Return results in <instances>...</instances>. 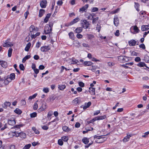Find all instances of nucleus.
Wrapping results in <instances>:
<instances>
[{
  "label": "nucleus",
  "mask_w": 149,
  "mask_h": 149,
  "mask_svg": "<svg viewBox=\"0 0 149 149\" xmlns=\"http://www.w3.org/2000/svg\"><path fill=\"white\" fill-rule=\"evenodd\" d=\"M113 19L114 24L115 26H117L119 24V21L117 15L115 16Z\"/></svg>",
  "instance_id": "0eeeda50"
},
{
  "label": "nucleus",
  "mask_w": 149,
  "mask_h": 149,
  "mask_svg": "<svg viewBox=\"0 0 149 149\" xmlns=\"http://www.w3.org/2000/svg\"><path fill=\"white\" fill-rule=\"evenodd\" d=\"M16 123L15 119L13 118H10V125L13 126Z\"/></svg>",
  "instance_id": "b1692460"
},
{
  "label": "nucleus",
  "mask_w": 149,
  "mask_h": 149,
  "mask_svg": "<svg viewBox=\"0 0 149 149\" xmlns=\"http://www.w3.org/2000/svg\"><path fill=\"white\" fill-rule=\"evenodd\" d=\"M89 92L92 95H95V88L93 87H89Z\"/></svg>",
  "instance_id": "ddd939ff"
},
{
  "label": "nucleus",
  "mask_w": 149,
  "mask_h": 149,
  "mask_svg": "<svg viewBox=\"0 0 149 149\" xmlns=\"http://www.w3.org/2000/svg\"><path fill=\"white\" fill-rule=\"evenodd\" d=\"M79 86L81 87H83L85 86L84 84L82 81H79L78 82Z\"/></svg>",
  "instance_id": "5fc2aeb1"
},
{
  "label": "nucleus",
  "mask_w": 149,
  "mask_h": 149,
  "mask_svg": "<svg viewBox=\"0 0 149 149\" xmlns=\"http://www.w3.org/2000/svg\"><path fill=\"white\" fill-rule=\"evenodd\" d=\"M45 29L47 31L50 32V33H52V31H50V28L49 27V26H48V24L46 25L45 27Z\"/></svg>",
  "instance_id": "f704fd0d"
},
{
  "label": "nucleus",
  "mask_w": 149,
  "mask_h": 149,
  "mask_svg": "<svg viewBox=\"0 0 149 149\" xmlns=\"http://www.w3.org/2000/svg\"><path fill=\"white\" fill-rule=\"evenodd\" d=\"M82 141L85 144H87L89 142V139L87 137H84L82 140Z\"/></svg>",
  "instance_id": "a878e982"
},
{
  "label": "nucleus",
  "mask_w": 149,
  "mask_h": 149,
  "mask_svg": "<svg viewBox=\"0 0 149 149\" xmlns=\"http://www.w3.org/2000/svg\"><path fill=\"white\" fill-rule=\"evenodd\" d=\"M82 27H77L75 30L74 32L75 33H80L82 31Z\"/></svg>",
  "instance_id": "5701e85b"
},
{
  "label": "nucleus",
  "mask_w": 149,
  "mask_h": 149,
  "mask_svg": "<svg viewBox=\"0 0 149 149\" xmlns=\"http://www.w3.org/2000/svg\"><path fill=\"white\" fill-rule=\"evenodd\" d=\"M43 91L45 93H48L49 91V89L48 88H45L43 89Z\"/></svg>",
  "instance_id": "774afa93"
},
{
  "label": "nucleus",
  "mask_w": 149,
  "mask_h": 149,
  "mask_svg": "<svg viewBox=\"0 0 149 149\" xmlns=\"http://www.w3.org/2000/svg\"><path fill=\"white\" fill-rule=\"evenodd\" d=\"M24 125H25L24 124H22L18 125H16L14 126L13 127H11V129H13V128H19L20 127H23Z\"/></svg>",
  "instance_id": "2f4dec72"
},
{
  "label": "nucleus",
  "mask_w": 149,
  "mask_h": 149,
  "mask_svg": "<svg viewBox=\"0 0 149 149\" xmlns=\"http://www.w3.org/2000/svg\"><path fill=\"white\" fill-rule=\"evenodd\" d=\"M61 139L63 141L65 142H67L68 141V136H63L61 137Z\"/></svg>",
  "instance_id": "c03bdc74"
},
{
  "label": "nucleus",
  "mask_w": 149,
  "mask_h": 149,
  "mask_svg": "<svg viewBox=\"0 0 149 149\" xmlns=\"http://www.w3.org/2000/svg\"><path fill=\"white\" fill-rule=\"evenodd\" d=\"M51 15V13H48L47 14L46 16L44 19V22L45 23H47L48 21L49 18Z\"/></svg>",
  "instance_id": "dca6fc26"
},
{
  "label": "nucleus",
  "mask_w": 149,
  "mask_h": 149,
  "mask_svg": "<svg viewBox=\"0 0 149 149\" xmlns=\"http://www.w3.org/2000/svg\"><path fill=\"white\" fill-rule=\"evenodd\" d=\"M98 10V8L97 7H92L91 10V11L92 12H94L97 11Z\"/></svg>",
  "instance_id": "a18cd8bd"
},
{
  "label": "nucleus",
  "mask_w": 149,
  "mask_h": 149,
  "mask_svg": "<svg viewBox=\"0 0 149 149\" xmlns=\"http://www.w3.org/2000/svg\"><path fill=\"white\" fill-rule=\"evenodd\" d=\"M95 121V120L94 119H93L92 120H91L90 121H87L86 123V125L89 124L91 123H93V124H94L93 123Z\"/></svg>",
  "instance_id": "603ef678"
},
{
  "label": "nucleus",
  "mask_w": 149,
  "mask_h": 149,
  "mask_svg": "<svg viewBox=\"0 0 149 149\" xmlns=\"http://www.w3.org/2000/svg\"><path fill=\"white\" fill-rule=\"evenodd\" d=\"M19 135L21 138L25 139L26 137V134L23 132H21L19 133Z\"/></svg>",
  "instance_id": "72a5a7b5"
},
{
  "label": "nucleus",
  "mask_w": 149,
  "mask_h": 149,
  "mask_svg": "<svg viewBox=\"0 0 149 149\" xmlns=\"http://www.w3.org/2000/svg\"><path fill=\"white\" fill-rule=\"evenodd\" d=\"M88 7V4H86L83 6L82 7L80 8L79 9V11H81L82 13L85 10H86Z\"/></svg>",
  "instance_id": "9d476101"
},
{
  "label": "nucleus",
  "mask_w": 149,
  "mask_h": 149,
  "mask_svg": "<svg viewBox=\"0 0 149 149\" xmlns=\"http://www.w3.org/2000/svg\"><path fill=\"white\" fill-rule=\"evenodd\" d=\"M139 42H138V43H137V41H136L135 40L132 39L128 41V44L130 46H135L136 45H139Z\"/></svg>",
  "instance_id": "39448f33"
},
{
  "label": "nucleus",
  "mask_w": 149,
  "mask_h": 149,
  "mask_svg": "<svg viewBox=\"0 0 149 149\" xmlns=\"http://www.w3.org/2000/svg\"><path fill=\"white\" fill-rule=\"evenodd\" d=\"M134 61L137 62H140L141 61V59L139 57H137L135 58Z\"/></svg>",
  "instance_id": "4d7b16f0"
},
{
  "label": "nucleus",
  "mask_w": 149,
  "mask_h": 149,
  "mask_svg": "<svg viewBox=\"0 0 149 149\" xmlns=\"http://www.w3.org/2000/svg\"><path fill=\"white\" fill-rule=\"evenodd\" d=\"M102 136V137H98L96 139L95 141L96 143H102L107 140V138L105 137H103V135Z\"/></svg>",
  "instance_id": "7ed1b4c3"
},
{
  "label": "nucleus",
  "mask_w": 149,
  "mask_h": 149,
  "mask_svg": "<svg viewBox=\"0 0 149 149\" xmlns=\"http://www.w3.org/2000/svg\"><path fill=\"white\" fill-rule=\"evenodd\" d=\"M134 7L136 8V10L139 12V11L140 10L139 9V8L140 6V5L137 2H134Z\"/></svg>",
  "instance_id": "c756f323"
},
{
  "label": "nucleus",
  "mask_w": 149,
  "mask_h": 149,
  "mask_svg": "<svg viewBox=\"0 0 149 149\" xmlns=\"http://www.w3.org/2000/svg\"><path fill=\"white\" fill-rule=\"evenodd\" d=\"M124 57L127 58V57L125 56H120L118 57V59L120 60V61H121L123 62L127 61L126 60Z\"/></svg>",
  "instance_id": "4468645a"
},
{
  "label": "nucleus",
  "mask_w": 149,
  "mask_h": 149,
  "mask_svg": "<svg viewBox=\"0 0 149 149\" xmlns=\"http://www.w3.org/2000/svg\"><path fill=\"white\" fill-rule=\"evenodd\" d=\"M120 10V8H118L115 10L112 11L111 12V13L112 14H114L117 13Z\"/></svg>",
  "instance_id": "de8ad7c7"
},
{
  "label": "nucleus",
  "mask_w": 149,
  "mask_h": 149,
  "mask_svg": "<svg viewBox=\"0 0 149 149\" xmlns=\"http://www.w3.org/2000/svg\"><path fill=\"white\" fill-rule=\"evenodd\" d=\"M101 29V26L100 24H97L96 27V30L98 31V32H100Z\"/></svg>",
  "instance_id": "6e6d98bb"
},
{
  "label": "nucleus",
  "mask_w": 149,
  "mask_h": 149,
  "mask_svg": "<svg viewBox=\"0 0 149 149\" xmlns=\"http://www.w3.org/2000/svg\"><path fill=\"white\" fill-rule=\"evenodd\" d=\"M56 98L55 95H52L50 97L49 100L50 101H54L56 99Z\"/></svg>",
  "instance_id": "e2e57ef3"
},
{
  "label": "nucleus",
  "mask_w": 149,
  "mask_h": 149,
  "mask_svg": "<svg viewBox=\"0 0 149 149\" xmlns=\"http://www.w3.org/2000/svg\"><path fill=\"white\" fill-rule=\"evenodd\" d=\"M47 3V2L46 0H42L40 2V6L41 8H45L46 7Z\"/></svg>",
  "instance_id": "423d86ee"
},
{
  "label": "nucleus",
  "mask_w": 149,
  "mask_h": 149,
  "mask_svg": "<svg viewBox=\"0 0 149 149\" xmlns=\"http://www.w3.org/2000/svg\"><path fill=\"white\" fill-rule=\"evenodd\" d=\"M48 46H43L41 47L40 50L42 52H46L49 50L50 48H49Z\"/></svg>",
  "instance_id": "9b49d317"
},
{
  "label": "nucleus",
  "mask_w": 149,
  "mask_h": 149,
  "mask_svg": "<svg viewBox=\"0 0 149 149\" xmlns=\"http://www.w3.org/2000/svg\"><path fill=\"white\" fill-rule=\"evenodd\" d=\"M31 44L30 42L28 43L25 47L24 49L26 51L28 52L31 47Z\"/></svg>",
  "instance_id": "7c9ffc66"
},
{
  "label": "nucleus",
  "mask_w": 149,
  "mask_h": 149,
  "mask_svg": "<svg viewBox=\"0 0 149 149\" xmlns=\"http://www.w3.org/2000/svg\"><path fill=\"white\" fill-rule=\"evenodd\" d=\"M9 102H5L4 103L3 105V107L5 108H6L7 107V106L9 104Z\"/></svg>",
  "instance_id": "052dcab7"
},
{
  "label": "nucleus",
  "mask_w": 149,
  "mask_h": 149,
  "mask_svg": "<svg viewBox=\"0 0 149 149\" xmlns=\"http://www.w3.org/2000/svg\"><path fill=\"white\" fill-rule=\"evenodd\" d=\"M58 143L59 145L60 146L63 145V142L62 140V139H58Z\"/></svg>",
  "instance_id": "37998d69"
},
{
  "label": "nucleus",
  "mask_w": 149,
  "mask_h": 149,
  "mask_svg": "<svg viewBox=\"0 0 149 149\" xmlns=\"http://www.w3.org/2000/svg\"><path fill=\"white\" fill-rule=\"evenodd\" d=\"M91 68H89V70H91L93 72H94L95 70L96 69V67L94 66H92Z\"/></svg>",
  "instance_id": "338daca9"
},
{
  "label": "nucleus",
  "mask_w": 149,
  "mask_h": 149,
  "mask_svg": "<svg viewBox=\"0 0 149 149\" xmlns=\"http://www.w3.org/2000/svg\"><path fill=\"white\" fill-rule=\"evenodd\" d=\"M84 65L85 66H91L93 64V63L91 61H84Z\"/></svg>",
  "instance_id": "c85d7f7f"
},
{
  "label": "nucleus",
  "mask_w": 149,
  "mask_h": 149,
  "mask_svg": "<svg viewBox=\"0 0 149 149\" xmlns=\"http://www.w3.org/2000/svg\"><path fill=\"white\" fill-rule=\"evenodd\" d=\"M3 46L4 47H9V40L8 39L3 44Z\"/></svg>",
  "instance_id": "412c9836"
},
{
  "label": "nucleus",
  "mask_w": 149,
  "mask_h": 149,
  "mask_svg": "<svg viewBox=\"0 0 149 149\" xmlns=\"http://www.w3.org/2000/svg\"><path fill=\"white\" fill-rule=\"evenodd\" d=\"M149 29V24L148 25H143L141 26V29L142 31H145Z\"/></svg>",
  "instance_id": "aec40b11"
},
{
  "label": "nucleus",
  "mask_w": 149,
  "mask_h": 149,
  "mask_svg": "<svg viewBox=\"0 0 149 149\" xmlns=\"http://www.w3.org/2000/svg\"><path fill=\"white\" fill-rule=\"evenodd\" d=\"M29 30L30 32H33V31H35V32H36V31H37L38 30H36L34 26L33 25H31V26L29 28Z\"/></svg>",
  "instance_id": "cd10ccee"
},
{
  "label": "nucleus",
  "mask_w": 149,
  "mask_h": 149,
  "mask_svg": "<svg viewBox=\"0 0 149 149\" xmlns=\"http://www.w3.org/2000/svg\"><path fill=\"white\" fill-rule=\"evenodd\" d=\"M80 20V19L79 17H77L74 19L70 22L68 23H65L64 24L65 26L68 27L74 24H75L79 21Z\"/></svg>",
  "instance_id": "f257e3e1"
},
{
  "label": "nucleus",
  "mask_w": 149,
  "mask_h": 149,
  "mask_svg": "<svg viewBox=\"0 0 149 149\" xmlns=\"http://www.w3.org/2000/svg\"><path fill=\"white\" fill-rule=\"evenodd\" d=\"M14 112L16 114L18 115H20L22 113V110L18 108H16L14 111Z\"/></svg>",
  "instance_id": "bb28decb"
},
{
  "label": "nucleus",
  "mask_w": 149,
  "mask_h": 149,
  "mask_svg": "<svg viewBox=\"0 0 149 149\" xmlns=\"http://www.w3.org/2000/svg\"><path fill=\"white\" fill-rule=\"evenodd\" d=\"M132 135L129 134V135L127 134V136H125L124 139H123V141L124 142H126L129 141L130 138V137Z\"/></svg>",
  "instance_id": "4be33fe9"
},
{
  "label": "nucleus",
  "mask_w": 149,
  "mask_h": 149,
  "mask_svg": "<svg viewBox=\"0 0 149 149\" xmlns=\"http://www.w3.org/2000/svg\"><path fill=\"white\" fill-rule=\"evenodd\" d=\"M38 108V104L36 103H35L34 104V106L33 107V109L35 110H36Z\"/></svg>",
  "instance_id": "69168bd1"
},
{
  "label": "nucleus",
  "mask_w": 149,
  "mask_h": 149,
  "mask_svg": "<svg viewBox=\"0 0 149 149\" xmlns=\"http://www.w3.org/2000/svg\"><path fill=\"white\" fill-rule=\"evenodd\" d=\"M0 65L2 67L5 68L7 66V63L5 61H0Z\"/></svg>",
  "instance_id": "2eb2a0df"
},
{
  "label": "nucleus",
  "mask_w": 149,
  "mask_h": 149,
  "mask_svg": "<svg viewBox=\"0 0 149 149\" xmlns=\"http://www.w3.org/2000/svg\"><path fill=\"white\" fill-rule=\"evenodd\" d=\"M53 25V23L52 22H49V24H48V26L50 28V31H52V28Z\"/></svg>",
  "instance_id": "3c124183"
},
{
  "label": "nucleus",
  "mask_w": 149,
  "mask_h": 149,
  "mask_svg": "<svg viewBox=\"0 0 149 149\" xmlns=\"http://www.w3.org/2000/svg\"><path fill=\"white\" fill-rule=\"evenodd\" d=\"M137 65L140 67H143L144 66L146 67L147 68L149 69L148 68L145 63L143 62H140L139 63L137 64Z\"/></svg>",
  "instance_id": "6e6552de"
},
{
  "label": "nucleus",
  "mask_w": 149,
  "mask_h": 149,
  "mask_svg": "<svg viewBox=\"0 0 149 149\" xmlns=\"http://www.w3.org/2000/svg\"><path fill=\"white\" fill-rule=\"evenodd\" d=\"M62 129L65 132H68L71 130V129L66 126L62 127Z\"/></svg>",
  "instance_id": "a211bd4d"
},
{
  "label": "nucleus",
  "mask_w": 149,
  "mask_h": 149,
  "mask_svg": "<svg viewBox=\"0 0 149 149\" xmlns=\"http://www.w3.org/2000/svg\"><path fill=\"white\" fill-rule=\"evenodd\" d=\"M32 130L34 132L35 134H39L40 133L39 131L36 129V128L35 127H32Z\"/></svg>",
  "instance_id": "a19ab883"
},
{
  "label": "nucleus",
  "mask_w": 149,
  "mask_h": 149,
  "mask_svg": "<svg viewBox=\"0 0 149 149\" xmlns=\"http://www.w3.org/2000/svg\"><path fill=\"white\" fill-rule=\"evenodd\" d=\"M4 82L6 85H8L9 83V76H8L7 77H5L4 78Z\"/></svg>",
  "instance_id": "393cba45"
},
{
  "label": "nucleus",
  "mask_w": 149,
  "mask_h": 149,
  "mask_svg": "<svg viewBox=\"0 0 149 149\" xmlns=\"http://www.w3.org/2000/svg\"><path fill=\"white\" fill-rule=\"evenodd\" d=\"M91 102H89L88 103H85V106L83 107L84 109L85 110L87 108H88L91 105Z\"/></svg>",
  "instance_id": "6ab92c4d"
},
{
  "label": "nucleus",
  "mask_w": 149,
  "mask_h": 149,
  "mask_svg": "<svg viewBox=\"0 0 149 149\" xmlns=\"http://www.w3.org/2000/svg\"><path fill=\"white\" fill-rule=\"evenodd\" d=\"M31 146V144H28L26 145L23 148V149H29L30 148Z\"/></svg>",
  "instance_id": "49530a36"
},
{
  "label": "nucleus",
  "mask_w": 149,
  "mask_h": 149,
  "mask_svg": "<svg viewBox=\"0 0 149 149\" xmlns=\"http://www.w3.org/2000/svg\"><path fill=\"white\" fill-rule=\"evenodd\" d=\"M81 24L82 25V27L86 29L88 28L90 25L88 22L85 19L83 20V21H81Z\"/></svg>",
  "instance_id": "f03ea898"
},
{
  "label": "nucleus",
  "mask_w": 149,
  "mask_h": 149,
  "mask_svg": "<svg viewBox=\"0 0 149 149\" xmlns=\"http://www.w3.org/2000/svg\"><path fill=\"white\" fill-rule=\"evenodd\" d=\"M98 19H99V17H97L95 18H93V19H92V20H93V21H92L93 24H94L95 23L96 21L98 20Z\"/></svg>",
  "instance_id": "13d9d810"
},
{
  "label": "nucleus",
  "mask_w": 149,
  "mask_h": 149,
  "mask_svg": "<svg viewBox=\"0 0 149 149\" xmlns=\"http://www.w3.org/2000/svg\"><path fill=\"white\" fill-rule=\"evenodd\" d=\"M91 13H86L85 15L86 17L88 18V19H90L91 20H92L93 18L92 17H91V15H90Z\"/></svg>",
  "instance_id": "e433bc0d"
},
{
  "label": "nucleus",
  "mask_w": 149,
  "mask_h": 149,
  "mask_svg": "<svg viewBox=\"0 0 149 149\" xmlns=\"http://www.w3.org/2000/svg\"><path fill=\"white\" fill-rule=\"evenodd\" d=\"M30 35H31V40L32 39H35L36 37V36H35V34H34V33H33V32H30V33H29V36H27L26 38V39H27L28 38V40H26L27 42H28L29 40L30 37L29 36Z\"/></svg>",
  "instance_id": "1a4fd4ad"
},
{
  "label": "nucleus",
  "mask_w": 149,
  "mask_h": 149,
  "mask_svg": "<svg viewBox=\"0 0 149 149\" xmlns=\"http://www.w3.org/2000/svg\"><path fill=\"white\" fill-rule=\"evenodd\" d=\"M130 31L133 34L138 33L139 32V30L136 25L132 26L130 29Z\"/></svg>",
  "instance_id": "20e7f679"
},
{
  "label": "nucleus",
  "mask_w": 149,
  "mask_h": 149,
  "mask_svg": "<svg viewBox=\"0 0 149 149\" xmlns=\"http://www.w3.org/2000/svg\"><path fill=\"white\" fill-rule=\"evenodd\" d=\"M15 75L14 73H12L10 74V79L13 80L15 79Z\"/></svg>",
  "instance_id": "4c0bfd02"
},
{
  "label": "nucleus",
  "mask_w": 149,
  "mask_h": 149,
  "mask_svg": "<svg viewBox=\"0 0 149 149\" xmlns=\"http://www.w3.org/2000/svg\"><path fill=\"white\" fill-rule=\"evenodd\" d=\"M31 56L30 55H26L22 59V62L24 63L26 61V60H27L31 58Z\"/></svg>",
  "instance_id": "473e14b6"
},
{
  "label": "nucleus",
  "mask_w": 149,
  "mask_h": 149,
  "mask_svg": "<svg viewBox=\"0 0 149 149\" xmlns=\"http://www.w3.org/2000/svg\"><path fill=\"white\" fill-rule=\"evenodd\" d=\"M66 88V86L65 85H58V88L61 90L63 91Z\"/></svg>",
  "instance_id": "c9c22d12"
},
{
  "label": "nucleus",
  "mask_w": 149,
  "mask_h": 149,
  "mask_svg": "<svg viewBox=\"0 0 149 149\" xmlns=\"http://www.w3.org/2000/svg\"><path fill=\"white\" fill-rule=\"evenodd\" d=\"M139 47L140 48H142L143 49H146V47L145 45L143 44H141L139 45Z\"/></svg>",
  "instance_id": "bf43d9fd"
},
{
  "label": "nucleus",
  "mask_w": 149,
  "mask_h": 149,
  "mask_svg": "<svg viewBox=\"0 0 149 149\" xmlns=\"http://www.w3.org/2000/svg\"><path fill=\"white\" fill-rule=\"evenodd\" d=\"M30 116L31 118L35 117L37 116V113L35 112H33L30 114Z\"/></svg>",
  "instance_id": "79ce46f5"
},
{
  "label": "nucleus",
  "mask_w": 149,
  "mask_h": 149,
  "mask_svg": "<svg viewBox=\"0 0 149 149\" xmlns=\"http://www.w3.org/2000/svg\"><path fill=\"white\" fill-rule=\"evenodd\" d=\"M78 98H79L80 97H77V98H76L73 101V102L74 103V104H77L79 103V100Z\"/></svg>",
  "instance_id": "864d4df0"
},
{
  "label": "nucleus",
  "mask_w": 149,
  "mask_h": 149,
  "mask_svg": "<svg viewBox=\"0 0 149 149\" xmlns=\"http://www.w3.org/2000/svg\"><path fill=\"white\" fill-rule=\"evenodd\" d=\"M45 11L43 9H40L39 10L38 16L39 17H41L45 14Z\"/></svg>",
  "instance_id": "f3484780"
},
{
  "label": "nucleus",
  "mask_w": 149,
  "mask_h": 149,
  "mask_svg": "<svg viewBox=\"0 0 149 149\" xmlns=\"http://www.w3.org/2000/svg\"><path fill=\"white\" fill-rule=\"evenodd\" d=\"M131 55L135 56H137L138 54V53L134 51L132 52H131Z\"/></svg>",
  "instance_id": "680f3d73"
},
{
  "label": "nucleus",
  "mask_w": 149,
  "mask_h": 149,
  "mask_svg": "<svg viewBox=\"0 0 149 149\" xmlns=\"http://www.w3.org/2000/svg\"><path fill=\"white\" fill-rule=\"evenodd\" d=\"M69 36L70 38L72 40L74 39V33L73 32H71L69 33Z\"/></svg>",
  "instance_id": "58836bf2"
},
{
  "label": "nucleus",
  "mask_w": 149,
  "mask_h": 149,
  "mask_svg": "<svg viewBox=\"0 0 149 149\" xmlns=\"http://www.w3.org/2000/svg\"><path fill=\"white\" fill-rule=\"evenodd\" d=\"M37 93L34 94L32 96H31L29 97V99L30 100H32L33 99L35 98L37 95Z\"/></svg>",
  "instance_id": "09e8293b"
},
{
  "label": "nucleus",
  "mask_w": 149,
  "mask_h": 149,
  "mask_svg": "<svg viewBox=\"0 0 149 149\" xmlns=\"http://www.w3.org/2000/svg\"><path fill=\"white\" fill-rule=\"evenodd\" d=\"M10 137H12L14 136L18 137L19 136V133H17L16 131L13 132L11 133H10Z\"/></svg>",
  "instance_id": "f8f14e48"
},
{
  "label": "nucleus",
  "mask_w": 149,
  "mask_h": 149,
  "mask_svg": "<svg viewBox=\"0 0 149 149\" xmlns=\"http://www.w3.org/2000/svg\"><path fill=\"white\" fill-rule=\"evenodd\" d=\"M19 68L21 70L24 71L25 67L22 64H21L19 65Z\"/></svg>",
  "instance_id": "8fccbe9b"
},
{
  "label": "nucleus",
  "mask_w": 149,
  "mask_h": 149,
  "mask_svg": "<svg viewBox=\"0 0 149 149\" xmlns=\"http://www.w3.org/2000/svg\"><path fill=\"white\" fill-rule=\"evenodd\" d=\"M57 3L58 6H62L63 3V2L62 0H59L57 2Z\"/></svg>",
  "instance_id": "0e129e2a"
},
{
  "label": "nucleus",
  "mask_w": 149,
  "mask_h": 149,
  "mask_svg": "<svg viewBox=\"0 0 149 149\" xmlns=\"http://www.w3.org/2000/svg\"><path fill=\"white\" fill-rule=\"evenodd\" d=\"M87 38L88 40H91L94 37V36L93 35L91 34H87Z\"/></svg>",
  "instance_id": "ea45409f"
}]
</instances>
